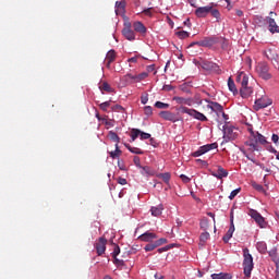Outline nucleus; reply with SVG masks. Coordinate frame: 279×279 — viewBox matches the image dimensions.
<instances>
[{
    "label": "nucleus",
    "mask_w": 279,
    "mask_h": 279,
    "mask_svg": "<svg viewBox=\"0 0 279 279\" xmlns=\"http://www.w3.org/2000/svg\"><path fill=\"white\" fill-rule=\"evenodd\" d=\"M133 162H134L135 167H137V169H141L143 167V166H141V157H138V156H135L133 158Z\"/></svg>",
    "instance_id": "4d7b16f0"
},
{
    "label": "nucleus",
    "mask_w": 279,
    "mask_h": 279,
    "mask_svg": "<svg viewBox=\"0 0 279 279\" xmlns=\"http://www.w3.org/2000/svg\"><path fill=\"white\" fill-rule=\"evenodd\" d=\"M219 147V144L211 143L207 145L201 146L197 150L191 154L192 158H199V156H204V154H208V151H213V149H217Z\"/></svg>",
    "instance_id": "6e6552de"
},
{
    "label": "nucleus",
    "mask_w": 279,
    "mask_h": 279,
    "mask_svg": "<svg viewBox=\"0 0 279 279\" xmlns=\"http://www.w3.org/2000/svg\"><path fill=\"white\" fill-rule=\"evenodd\" d=\"M153 8L144 9L142 12L146 16H154V13L151 12Z\"/></svg>",
    "instance_id": "bf43d9fd"
},
{
    "label": "nucleus",
    "mask_w": 279,
    "mask_h": 279,
    "mask_svg": "<svg viewBox=\"0 0 279 279\" xmlns=\"http://www.w3.org/2000/svg\"><path fill=\"white\" fill-rule=\"evenodd\" d=\"M195 14H196L197 19H206V16L209 14H211V16H214V19H217V21H219V19H221V13L219 12V10L215 9L213 7V4L197 8L195 10Z\"/></svg>",
    "instance_id": "39448f33"
},
{
    "label": "nucleus",
    "mask_w": 279,
    "mask_h": 279,
    "mask_svg": "<svg viewBox=\"0 0 279 279\" xmlns=\"http://www.w3.org/2000/svg\"><path fill=\"white\" fill-rule=\"evenodd\" d=\"M147 101H149V94L145 93L141 96V104H143V106H145V104H147Z\"/></svg>",
    "instance_id": "5fc2aeb1"
},
{
    "label": "nucleus",
    "mask_w": 279,
    "mask_h": 279,
    "mask_svg": "<svg viewBox=\"0 0 279 279\" xmlns=\"http://www.w3.org/2000/svg\"><path fill=\"white\" fill-rule=\"evenodd\" d=\"M264 56L267 58V60H270V62H276L277 64H279V54L276 49L267 48L264 51Z\"/></svg>",
    "instance_id": "2eb2a0df"
},
{
    "label": "nucleus",
    "mask_w": 279,
    "mask_h": 279,
    "mask_svg": "<svg viewBox=\"0 0 279 279\" xmlns=\"http://www.w3.org/2000/svg\"><path fill=\"white\" fill-rule=\"evenodd\" d=\"M256 250L259 252V254H266L267 253V243L264 241L257 242Z\"/></svg>",
    "instance_id": "2f4dec72"
},
{
    "label": "nucleus",
    "mask_w": 279,
    "mask_h": 279,
    "mask_svg": "<svg viewBox=\"0 0 279 279\" xmlns=\"http://www.w3.org/2000/svg\"><path fill=\"white\" fill-rule=\"evenodd\" d=\"M255 71L262 80H271V73H269V64L267 62H259Z\"/></svg>",
    "instance_id": "0eeeda50"
},
{
    "label": "nucleus",
    "mask_w": 279,
    "mask_h": 279,
    "mask_svg": "<svg viewBox=\"0 0 279 279\" xmlns=\"http://www.w3.org/2000/svg\"><path fill=\"white\" fill-rule=\"evenodd\" d=\"M141 138V141H148V138H151V134L145 133L141 131L140 129H132L131 130V143H134L137 138Z\"/></svg>",
    "instance_id": "9b49d317"
},
{
    "label": "nucleus",
    "mask_w": 279,
    "mask_h": 279,
    "mask_svg": "<svg viewBox=\"0 0 279 279\" xmlns=\"http://www.w3.org/2000/svg\"><path fill=\"white\" fill-rule=\"evenodd\" d=\"M171 247H173V245H166L163 247H160L157 250L158 254H162L163 252H169V250H171Z\"/></svg>",
    "instance_id": "6e6d98bb"
},
{
    "label": "nucleus",
    "mask_w": 279,
    "mask_h": 279,
    "mask_svg": "<svg viewBox=\"0 0 279 279\" xmlns=\"http://www.w3.org/2000/svg\"><path fill=\"white\" fill-rule=\"evenodd\" d=\"M195 45H197V47H215V45H220L222 49H226V47H228V40L222 36L213 35L204 37L199 41L191 43L189 48L195 47Z\"/></svg>",
    "instance_id": "f257e3e1"
},
{
    "label": "nucleus",
    "mask_w": 279,
    "mask_h": 279,
    "mask_svg": "<svg viewBox=\"0 0 279 279\" xmlns=\"http://www.w3.org/2000/svg\"><path fill=\"white\" fill-rule=\"evenodd\" d=\"M245 146L248 147L247 149H245V151H250L251 154H254L255 151H260V148L258 147L256 140L246 141Z\"/></svg>",
    "instance_id": "aec40b11"
},
{
    "label": "nucleus",
    "mask_w": 279,
    "mask_h": 279,
    "mask_svg": "<svg viewBox=\"0 0 279 279\" xmlns=\"http://www.w3.org/2000/svg\"><path fill=\"white\" fill-rule=\"evenodd\" d=\"M271 104H274V100H271V98H269V96L265 94V90H259L256 94V99L253 108L256 112H258V110L268 108V106H271Z\"/></svg>",
    "instance_id": "20e7f679"
},
{
    "label": "nucleus",
    "mask_w": 279,
    "mask_h": 279,
    "mask_svg": "<svg viewBox=\"0 0 279 279\" xmlns=\"http://www.w3.org/2000/svg\"><path fill=\"white\" fill-rule=\"evenodd\" d=\"M156 247H160V245H166V243H168V240L166 238H161L157 241L154 242Z\"/></svg>",
    "instance_id": "8fccbe9b"
},
{
    "label": "nucleus",
    "mask_w": 279,
    "mask_h": 279,
    "mask_svg": "<svg viewBox=\"0 0 279 279\" xmlns=\"http://www.w3.org/2000/svg\"><path fill=\"white\" fill-rule=\"evenodd\" d=\"M144 113L146 114V117H151L154 114V109L151 108V106H145Z\"/></svg>",
    "instance_id": "de8ad7c7"
},
{
    "label": "nucleus",
    "mask_w": 279,
    "mask_h": 279,
    "mask_svg": "<svg viewBox=\"0 0 279 279\" xmlns=\"http://www.w3.org/2000/svg\"><path fill=\"white\" fill-rule=\"evenodd\" d=\"M242 267L245 278H252V271H254V257L250 254V248H243Z\"/></svg>",
    "instance_id": "f03ea898"
},
{
    "label": "nucleus",
    "mask_w": 279,
    "mask_h": 279,
    "mask_svg": "<svg viewBox=\"0 0 279 279\" xmlns=\"http://www.w3.org/2000/svg\"><path fill=\"white\" fill-rule=\"evenodd\" d=\"M112 112H125V108L121 105H114L111 107Z\"/></svg>",
    "instance_id": "49530a36"
},
{
    "label": "nucleus",
    "mask_w": 279,
    "mask_h": 279,
    "mask_svg": "<svg viewBox=\"0 0 279 279\" xmlns=\"http://www.w3.org/2000/svg\"><path fill=\"white\" fill-rule=\"evenodd\" d=\"M110 158L113 160L121 156V149L119 148V144H116V149L109 153Z\"/></svg>",
    "instance_id": "c9c22d12"
},
{
    "label": "nucleus",
    "mask_w": 279,
    "mask_h": 279,
    "mask_svg": "<svg viewBox=\"0 0 279 279\" xmlns=\"http://www.w3.org/2000/svg\"><path fill=\"white\" fill-rule=\"evenodd\" d=\"M248 215L254 219L259 228H267V221H265V217H263L258 210L250 209Z\"/></svg>",
    "instance_id": "9d476101"
},
{
    "label": "nucleus",
    "mask_w": 279,
    "mask_h": 279,
    "mask_svg": "<svg viewBox=\"0 0 279 279\" xmlns=\"http://www.w3.org/2000/svg\"><path fill=\"white\" fill-rule=\"evenodd\" d=\"M205 101L208 104L207 108L211 110V112H216V114L219 117V113L223 110V106H221L219 102L210 101L208 99H205Z\"/></svg>",
    "instance_id": "a211bd4d"
},
{
    "label": "nucleus",
    "mask_w": 279,
    "mask_h": 279,
    "mask_svg": "<svg viewBox=\"0 0 279 279\" xmlns=\"http://www.w3.org/2000/svg\"><path fill=\"white\" fill-rule=\"evenodd\" d=\"M156 244L155 242H149L148 244L145 245L144 250L145 252H154L156 250Z\"/></svg>",
    "instance_id": "c03bdc74"
},
{
    "label": "nucleus",
    "mask_w": 279,
    "mask_h": 279,
    "mask_svg": "<svg viewBox=\"0 0 279 279\" xmlns=\"http://www.w3.org/2000/svg\"><path fill=\"white\" fill-rule=\"evenodd\" d=\"M119 254H121V248L119 247V245H116L113 248V252L111 253L112 258H117V256H119Z\"/></svg>",
    "instance_id": "864d4df0"
},
{
    "label": "nucleus",
    "mask_w": 279,
    "mask_h": 279,
    "mask_svg": "<svg viewBox=\"0 0 279 279\" xmlns=\"http://www.w3.org/2000/svg\"><path fill=\"white\" fill-rule=\"evenodd\" d=\"M110 106H112V100H108V101L100 104L99 108H100V110H102V112H108V109L110 108Z\"/></svg>",
    "instance_id": "58836bf2"
},
{
    "label": "nucleus",
    "mask_w": 279,
    "mask_h": 279,
    "mask_svg": "<svg viewBox=\"0 0 279 279\" xmlns=\"http://www.w3.org/2000/svg\"><path fill=\"white\" fill-rule=\"evenodd\" d=\"M105 125H108V128H114V120H105Z\"/></svg>",
    "instance_id": "69168bd1"
},
{
    "label": "nucleus",
    "mask_w": 279,
    "mask_h": 279,
    "mask_svg": "<svg viewBox=\"0 0 279 279\" xmlns=\"http://www.w3.org/2000/svg\"><path fill=\"white\" fill-rule=\"evenodd\" d=\"M248 132L253 138H256V132H254V129L252 126L248 128Z\"/></svg>",
    "instance_id": "774afa93"
},
{
    "label": "nucleus",
    "mask_w": 279,
    "mask_h": 279,
    "mask_svg": "<svg viewBox=\"0 0 279 279\" xmlns=\"http://www.w3.org/2000/svg\"><path fill=\"white\" fill-rule=\"evenodd\" d=\"M178 112H180L181 114H189V117H192L193 119H196V121H208V118L205 117L204 113L195 110V109H191L189 107L185 106H180L179 108H177Z\"/></svg>",
    "instance_id": "423d86ee"
},
{
    "label": "nucleus",
    "mask_w": 279,
    "mask_h": 279,
    "mask_svg": "<svg viewBox=\"0 0 279 279\" xmlns=\"http://www.w3.org/2000/svg\"><path fill=\"white\" fill-rule=\"evenodd\" d=\"M117 60V52L114 50H109L106 56L107 68L110 69V64Z\"/></svg>",
    "instance_id": "5701e85b"
},
{
    "label": "nucleus",
    "mask_w": 279,
    "mask_h": 279,
    "mask_svg": "<svg viewBox=\"0 0 279 279\" xmlns=\"http://www.w3.org/2000/svg\"><path fill=\"white\" fill-rule=\"evenodd\" d=\"M99 90H101V93H114V88H112L108 82L99 83Z\"/></svg>",
    "instance_id": "cd10ccee"
},
{
    "label": "nucleus",
    "mask_w": 279,
    "mask_h": 279,
    "mask_svg": "<svg viewBox=\"0 0 279 279\" xmlns=\"http://www.w3.org/2000/svg\"><path fill=\"white\" fill-rule=\"evenodd\" d=\"M162 210H165V205H162V204L153 206V207H150V215L153 217H160V215H162Z\"/></svg>",
    "instance_id": "b1692460"
},
{
    "label": "nucleus",
    "mask_w": 279,
    "mask_h": 279,
    "mask_svg": "<svg viewBox=\"0 0 279 279\" xmlns=\"http://www.w3.org/2000/svg\"><path fill=\"white\" fill-rule=\"evenodd\" d=\"M125 0H122V1H117L116 2V14L119 15V14H125Z\"/></svg>",
    "instance_id": "bb28decb"
},
{
    "label": "nucleus",
    "mask_w": 279,
    "mask_h": 279,
    "mask_svg": "<svg viewBox=\"0 0 279 279\" xmlns=\"http://www.w3.org/2000/svg\"><path fill=\"white\" fill-rule=\"evenodd\" d=\"M267 147L266 149L270 153V154H278V150L276 148H274V146H271V143L268 142V144H266Z\"/></svg>",
    "instance_id": "13d9d810"
},
{
    "label": "nucleus",
    "mask_w": 279,
    "mask_h": 279,
    "mask_svg": "<svg viewBox=\"0 0 279 279\" xmlns=\"http://www.w3.org/2000/svg\"><path fill=\"white\" fill-rule=\"evenodd\" d=\"M271 141H272V143H275V145H278L279 144V135L278 134H272Z\"/></svg>",
    "instance_id": "0e129e2a"
},
{
    "label": "nucleus",
    "mask_w": 279,
    "mask_h": 279,
    "mask_svg": "<svg viewBox=\"0 0 279 279\" xmlns=\"http://www.w3.org/2000/svg\"><path fill=\"white\" fill-rule=\"evenodd\" d=\"M253 189H255V191H258V193H265V187L256 182L252 183Z\"/></svg>",
    "instance_id": "a18cd8bd"
},
{
    "label": "nucleus",
    "mask_w": 279,
    "mask_h": 279,
    "mask_svg": "<svg viewBox=\"0 0 279 279\" xmlns=\"http://www.w3.org/2000/svg\"><path fill=\"white\" fill-rule=\"evenodd\" d=\"M158 178H161L165 184H169V181L171 180V174L169 172H165V173L158 174Z\"/></svg>",
    "instance_id": "a19ab883"
},
{
    "label": "nucleus",
    "mask_w": 279,
    "mask_h": 279,
    "mask_svg": "<svg viewBox=\"0 0 279 279\" xmlns=\"http://www.w3.org/2000/svg\"><path fill=\"white\" fill-rule=\"evenodd\" d=\"M265 22L268 25V32H270V34H279V26L276 23V20L270 16H266Z\"/></svg>",
    "instance_id": "dca6fc26"
},
{
    "label": "nucleus",
    "mask_w": 279,
    "mask_h": 279,
    "mask_svg": "<svg viewBox=\"0 0 279 279\" xmlns=\"http://www.w3.org/2000/svg\"><path fill=\"white\" fill-rule=\"evenodd\" d=\"M211 175L218 180H222V178H228V170L223 169L221 166H218L217 171H213Z\"/></svg>",
    "instance_id": "412c9836"
},
{
    "label": "nucleus",
    "mask_w": 279,
    "mask_h": 279,
    "mask_svg": "<svg viewBox=\"0 0 279 279\" xmlns=\"http://www.w3.org/2000/svg\"><path fill=\"white\" fill-rule=\"evenodd\" d=\"M236 82L241 84V97H243V99H247V97H250V95L253 93L252 87L247 86V84H250V76H247V74L244 72H240L236 76Z\"/></svg>",
    "instance_id": "7ed1b4c3"
},
{
    "label": "nucleus",
    "mask_w": 279,
    "mask_h": 279,
    "mask_svg": "<svg viewBox=\"0 0 279 279\" xmlns=\"http://www.w3.org/2000/svg\"><path fill=\"white\" fill-rule=\"evenodd\" d=\"M180 179L182 180V182H184V184H189V182H191V178L185 174H181Z\"/></svg>",
    "instance_id": "052dcab7"
},
{
    "label": "nucleus",
    "mask_w": 279,
    "mask_h": 279,
    "mask_svg": "<svg viewBox=\"0 0 279 279\" xmlns=\"http://www.w3.org/2000/svg\"><path fill=\"white\" fill-rule=\"evenodd\" d=\"M173 101H175L180 106H193V98H184V97L175 96L173 97Z\"/></svg>",
    "instance_id": "4be33fe9"
},
{
    "label": "nucleus",
    "mask_w": 279,
    "mask_h": 279,
    "mask_svg": "<svg viewBox=\"0 0 279 279\" xmlns=\"http://www.w3.org/2000/svg\"><path fill=\"white\" fill-rule=\"evenodd\" d=\"M128 77L130 80H134V82H143V80H147V77H149V73L142 72V73L137 74V75L128 74Z\"/></svg>",
    "instance_id": "393cba45"
},
{
    "label": "nucleus",
    "mask_w": 279,
    "mask_h": 279,
    "mask_svg": "<svg viewBox=\"0 0 279 279\" xmlns=\"http://www.w3.org/2000/svg\"><path fill=\"white\" fill-rule=\"evenodd\" d=\"M108 136L110 141H113V143H116V145H119V143L121 142V137H119V135L114 131H109Z\"/></svg>",
    "instance_id": "72a5a7b5"
},
{
    "label": "nucleus",
    "mask_w": 279,
    "mask_h": 279,
    "mask_svg": "<svg viewBox=\"0 0 279 279\" xmlns=\"http://www.w3.org/2000/svg\"><path fill=\"white\" fill-rule=\"evenodd\" d=\"M256 143H259V145H269V142L267 141V137H265L259 132H256L255 137H253Z\"/></svg>",
    "instance_id": "c85d7f7f"
},
{
    "label": "nucleus",
    "mask_w": 279,
    "mask_h": 279,
    "mask_svg": "<svg viewBox=\"0 0 279 279\" xmlns=\"http://www.w3.org/2000/svg\"><path fill=\"white\" fill-rule=\"evenodd\" d=\"M113 264L116 265V267H123V266H125V262L123 259H119L117 257H113Z\"/></svg>",
    "instance_id": "09e8293b"
},
{
    "label": "nucleus",
    "mask_w": 279,
    "mask_h": 279,
    "mask_svg": "<svg viewBox=\"0 0 279 279\" xmlns=\"http://www.w3.org/2000/svg\"><path fill=\"white\" fill-rule=\"evenodd\" d=\"M269 256L272 258L276 267H279V254L277 252H270Z\"/></svg>",
    "instance_id": "37998d69"
},
{
    "label": "nucleus",
    "mask_w": 279,
    "mask_h": 279,
    "mask_svg": "<svg viewBox=\"0 0 279 279\" xmlns=\"http://www.w3.org/2000/svg\"><path fill=\"white\" fill-rule=\"evenodd\" d=\"M133 32L142 34V36H145L147 34V27L141 21H136L133 23Z\"/></svg>",
    "instance_id": "6ab92c4d"
},
{
    "label": "nucleus",
    "mask_w": 279,
    "mask_h": 279,
    "mask_svg": "<svg viewBox=\"0 0 279 279\" xmlns=\"http://www.w3.org/2000/svg\"><path fill=\"white\" fill-rule=\"evenodd\" d=\"M108 245V240L105 236H100L95 241L94 247L96 250L97 256H104L106 254V246Z\"/></svg>",
    "instance_id": "1a4fd4ad"
},
{
    "label": "nucleus",
    "mask_w": 279,
    "mask_h": 279,
    "mask_svg": "<svg viewBox=\"0 0 279 279\" xmlns=\"http://www.w3.org/2000/svg\"><path fill=\"white\" fill-rule=\"evenodd\" d=\"M138 58H143L141 54H136L135 57L129 58L128 62L129 64H136L138 62Z\"/></svg>",
    "instance_id": "603ef678"
},
{
    "label": "nucleus",
    "mask_w": 279,
    "mask_h": 279,
    "mask_svg": "<svg viewBox=\"0 0 279 279\" xmlns=\"http://www.w3.org/2000/svg\"><path fill=\"white\" fill-rule=\"evenodd\" d=\"M202 69H204L205 71H216L217 69H219V65L211 61H204L202 63Z\"/></svg>",
    "instance_id": "a878e982"
},
{
    "label": "nucleus",
    "mask_w": 279,
    "mask_h": 279,
    "mask_svg": "<svg viewBox=\"0 0 279 279\" xmlns=\"http://www.w3.org/2000/svg\"><path fill=\"white\" fill-rule=\"evenodd\" d=\"M234 211L230 213V227L229 230L227 231V233L223 235L222 241L225 243H229L230 239H232V234H234Z\"/></svg>",
    "instance_id": "ddd939ff"
},
{
    "label": "nucleus",
    "mask_w": 279,
    "mask_h": 279,
    "mask_svg": "<svg viewBox=\"0 0 279 279\" xmlns=\"http://www.w3.org/2000/svg\"><path fill=\"white\" fill-rule=\"evenodd\" d=\"M159 117L165 121H170L171 123H178V121H181L180 117L171 111H160Z\"/></svg>",
    "instance_id": "4468645a"
},
{
    "label": "nucleus",
    "mask_w": 279,
    "mask_h": 279,
    "mask_svg": "<svg viewBox=\"0 0 279 279\" xmlns=\"http://www.w3.org/2000/svg\"><path fill=\"white\" fill-rule=\"evenodd\" d=\"M124 147H126L131 154H136L137 156H143V154H145L141 148L132 147L130 144H124Z\"/></svg>",
    "instance_id": "7c9ffc66"
},
{
    "label": "nucleus",
    "mask_w": 279,
    "mask_h": 279,
    "mask_svg": "<svg viewBox=\"0 0 279 279\" xmlns=\"http://www.w3.org/2000/svg\"><path fill=\"white\" fill-rule=\"evenodd\" d=\"M228 88L233 95H236L239 90L236 89V85L234 84V80L232 77L228 78Z\"/></svg>",
    "instance_id": "473e14b6"
},
{
    "label": "nucleus",
    "mask_w": 279,
    "mask_h": 279,
    "mask_svg": "<svg viewBox=\"0 0 279 279\" xmlns=\"http://www.w3.org/2000/svg\"><path fill=\"white\" fill-rule=\"evenodd\" d=\"M142 174L143 175H154V170L149 166H142Z\"/></svg>",
    "instance_id": "4c0bfd02"
},
{
    "label": "nucleus",
    "mask_w": 279,
    "mask_h": 279,
    "mask_svg": "<svg viewBox=\"0 0 279 279\" xmlns=\"http://www.w3.org/2000/svg\"><path fill=\"white\" fill-rule=\"evenodd\" d=\"M243 156L247 158V160H251V162H254L256 165V159L254 158V153H250V150L241 149Z\"/></svg>",
    "instance_id": "f704fd0d"
},
{
    "label": "nucleus",
    "mask_w": 279,
    "mask_h": 279,
    "mask_svg": "<svg viewBox=\"0 0 279 279\" xmlns=\"http://www.w3.org/2000/svg\"><path fill=\"white\" fill-rule=\"evenodd\" d=\"M146 71V73H154V71H156V64L147 65Z\"/></svg>",
    "instance_id": "680f3d73"
},
{
    "label": "nucleus",
    "mask_w": 279,
    "mask_h": 279,
    "mask_svg": "<svg viewBox=\"0 0 279 279\" xmlns=\"http://www.w3.org/2000/svg\"><path fill=\"white\" fill-rule=\"evenodd\" d=\"M211 279H232V274L230 272L213 274Z\"/></svg>",
    "instance_id": "c756f323"
},
{
    "label": "nucleus",
    "mask_w": 279,
    "mask_h": 279,
    "mask_svg": "<svg viewBox=\"0 0 279 279\" xmlns=\"http://www.w3.org/2000/svg\"><path fill=\"white\" fill-rule=\"evenodd\" d=\"M219 117H222L225 119V121H228L230 118L228 117V114H226V112L223 111V109L221 110V112L219 113Z\"/></svg>",
    "instance_id": "338daca9"
},
{
    "label": "nucleus",
    "mask_w": 279,
    "mask_h": 279,
    "mask_svg": "<svg viewBox=\"0 0 279 279\" xmlns=\"http://www.w3.org/2000/svg\"><path fill=\"white\" fill-rule=\"evenodd\" d=\"M118 184H121V186H125L128 184V180L124 178L119 177L118 178Z\"/></svg>",
    "instance_id": "e2e57ef3"
},
{
    "label": "nucleus",
    "mask_w": 279,
    "mask_h": 279,
    "mask_svg": "<svg viewBox=\"0 0 279 279\" xmlns=\"http://www.w3.org/2000/svg\"><path fill=\"white\" fill-rule=\"evenodd\" d=\"M210 239V233L203 232L199 236V243L201 245H206V242Z\"/></svg>",
    "instance_id": "e433bc0d"
},
{
    "label": "nucleus",
    "mask_w": 279,
    "mask_h": 279,
    "mask_svg": "<svg viewBox=\"0 0 279 279\" xmlns=\"http://www.w3.org/2000/svg\"><path fill=\"white\" fill-rule=\"evenodd\" d=\"M122 36H124V38L131 43L136 40V33L132 29L131 23L124 25V28L122 29Z\"/></svg>",
    "instance_id": "f8f14e48"
},
{
    "label": "nucleus",
    "mask_w": 279,
    "mask_h": 279,
    "mask_svg": "<svg viewBox=\"0 0 279 279\" xmlns=\"http://www.w3.org/2000/svg\"><path fill=\"white\" fill-rule=\"evenodd\" d=\"M154 239H158V234L151 231H146L138 236V240L143 241L144 243H153Z\"/></svg>",
    "instance_id": "f3484780"
},
{
    "label": "nucleus",
    "mask_w": 279,
    "mask_h": 279,
    "mask_svg": "<svg viewBox=\"0 0 279 279\" xmlns=\"http://www.w3.org/2000/svg\"><path fill=\"white\" fill-rule=\"evenodd\" d=\"M241 193V187H238L235 190H233L230 195H229V199H234V197H236V195H239Z\"/></svg>",
    "instance_id": "3c124183"
},
{
    "label": "nucleus",
    "mask_w": 279,
    "mask_h": 279,
    "mask_svg": "<svg viewBox=\"0 0 279 279\" xmlns=\"http://www.w3.org/2000/svg\"><path fill=\"white\" fill-rule=\"evenodd\" d=\"M177 36H178V38H180V40H184V39L189 38V36H191V33H189L186 31H179V32H177Z\"/></svg>",
    "instance_id": "ea45409f"
},
{
    "label": "nucleus",
    "mask_w": 279,
    "mask_h": 279,
    "mask_svg": "<svg viewBox=\"0 0 279 279\" xmlns=\"http://www.w3.org/2000/svg\"><path fill=\"white\" fill-rule=\"evenodd\" d=\"M155 108H158L159 110H167L169 108V104L162 102V101H156Z\"/></svg>",
    "instance_id": "79ce46f5"
}]
</instances>
